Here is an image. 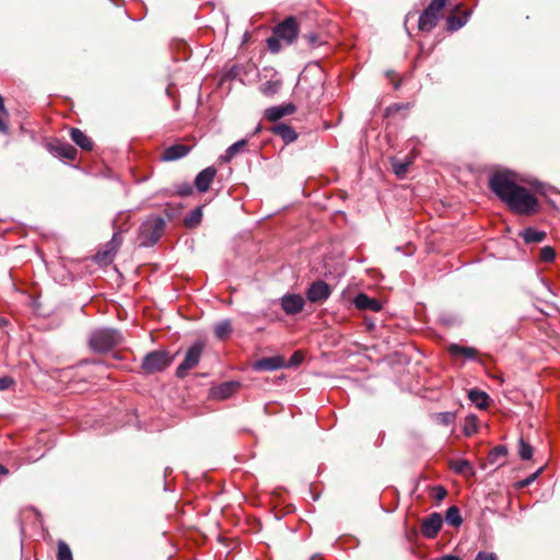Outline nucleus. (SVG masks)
I'll list each match as a JSON object with an SVG mask.
<instances>
[{
  "label": "nucleus",
  "instance_id": "nucleus-1",
  "mask_svg": "<svg viewBox=\"0 0 560 560\" xmlns=\"http://www.w3.org/2000/svg\"><path fill=\"white\" fill-rule=\"evenodd\" d=\"M489 186L512 211L526 215L538 211L537 199L525 187L517 185L511 173H494L490 177Z\"/></svg>",
  "mask_w": 560,
  "mask_h": 560
},
{
  "label": "nucleus",
  "instance_id": "nucleus-2",
  "mask_svg": "<svg viewBox=\"0 0 560 560\" xmlns=\"http://www.w3.org/2000/svg\"><path fill=\"white\" fill-rule=\"evenodd\" d=\"M122 341L121 334L113 328H98L89 337L90 348L94 352L103 353L110 351Z\"/></svg>",
  "mask_w": 560,
  "mask_h": 560
},
{
  "label": "nucleus",
  "instance_id": "nucleus-3",
  "mask_svg": "<svg viewBox=\"0 0 560 560\" xmlns=\"http://www.w3.org/2000/svg\"><path fill=\"white\" fill-rule=\"evenodd\" d=\"M165 220L161 217H149L140 226L139 238L142 246H153L163 235Z\"/></svg>",
  "mask_w": 560,
  "mask_h": 560
},
{
  "label": "nucleus",
  "instance_id": "nucleus-4",
  "mask_svg": "<svg viewBox=\"0 0 560 560\" xmlns=\"http://www.w3.org/2000/svg\"><path fill=\"white\" fill-rule=\"evenodd\" d=\"M448 0H432L419 16L418 27L421 32H431L439 23L442 10Z\"/></svg>",
  "mask_w": 560,
  "mask_h": 560
},
{
  "label": "nucleus",
  "instance_id": "nucleus-5",
  "mask_svg": "<svg viewBox=\"0 0 560 560\" xmlns=\"http://www.w3.org/2000/svg\"><path fill=\"white\" fill-rule=\"evenodd\" d=\"M173 358L167 351L155 350L147 353L142 360L141 368L148 374L165 370L171 365Z\"/></svg>",
  "mask_w": 560,
  "mask_h": 560
},
{
  "label": "nucleus",
  "instance_id": "nucleus-6",
  "mask_svg": "<svg viewBox=\"0 0 560 560\" xmlns=\"http://www.w3.org/2000/svg\"><path fill=\"white\" fill-rule=\"evenodd\" d=\"M203 351L202 342H195L188 348L184 361L176 369V376L184 378L188 372L199 364Z\"/></svg>",
  "mask_w": 560,
  "mask_h": 560
},
{
  "label": "nucleus",
  "instance_id": "nucleus-7",
  "mask_svg": "<svg viewBox=\"0 0 560 560\" xmlns=\"http://www.w3.org/2000/svg\"><path fill=\"white\" fill-rule=\"evenodd\" d=\"M331 294L330 287L324 280H316L306 290V299L311 303H323Z\"/></svg>",
  "mask_w": 560,
  "mask_h": 560
},
{
  "label": "nucleus",
  "instance_id": "nucleus-8",
  "mask_svg": "<svg viewBox=\"0 0 560 560\" xmlns=\"http://www.w3.org/2000/svg\"><path fill=\"white\" fill-rule=\"evenodd\" d=\"M273 33L284 40L287 45L292 44L298 36L296 21L292 16L287 18L275 27Z\"/></svg>",
  "mask_w": 560,
  "mask_h": 560
},
{
  "label": "nucleus",
  "instance_id": "nucleus-9",
  "mask_svg": "<svg viewBox=\"0 0 560 560\" xmlns=\"http://www.w3.org/2000/svg\"><path fill=\"white\" fill-rule=\"evenodd\" d=\"M305 301L301 294L287 293L280 299V306L287 315H296L303 311Z\"/></svg>",
  "mask_w": 560,
  "mask_h": 560
},
{
  "label": "nucleus",
  "instance_id": "nucleus-10",
  "mask_svg": "<svg viewBox=\"0 0 560 560\" xmlns=\"http://www.w3.org/2000/svg\"><path fill=\"white\" fill-rule=\"evenodd\" d=\"M443 520L441 514L434 512L425 517L421 525L422 535L427 538H434L441 530Z\"/></svg>",
  "mask_w": 560,
  "mask_h": 560
},
{
  "label": "nucleus",
  "instance_id": "nucleus-11",
  "mask_svg": "<svg viewBox=\"0 0 560 560\" xmlns=\"http://www.w3.org/2000/svg\"><path fill=\"white\" fill-rule=\"evenodd\" d=\"M122 243V237L119 232H115L110 242L106 245V249L101 253L98 252L95 256V259L98 262L108 264L112 262L117 249Z\"/></svg>",
  "mask_w": 560,
  "mask_h": 560
},
{
  "label": "nucleus",
  "instance_id": "nucleus-12",
  "mask_svg": "<svg viewBox=\"0 0 560 560\" xmlns=\"http://www.w3.org/2000/svg\"><path fill=\"white\" fill-rule=\"evenodd\" d=\"M284 366L285 361L281 355L262 358L253 364L255 371H276Z\"/></svg>",
  "mask_w": 560,
  "mask_h": 560
},
{
  "label": "nucleus",
  "instance_id": "nucleus-13",
  "mask_svg": "<svg viewBox=\"0 0 560 560\" xmlns=\"http://www.w3.org/2000/svg\"><path fill=\"white\" fill-rule=\"evenodd\" d=\"M217 175V170L209 166L199 172L195 178V186L198 191L206 192Z\"/></svg>",
  "mask_w": 560,
  "mask_h": 560
},
{
  "label": "nucleus",
  "instance_id": "nucleus-14",
  "mask_svg": "<svg viewBox=\"0 0 560 560\" xmlns=\"http://www.w3.org/2000/svg\"><path fill=\"white\" fill-rule=\"evenodd\" d=\"M189 151L190 147L188 145L182 143L172 144L163 151L161 160L165 162L176 161L186 156Z\"/></svg>",
  "mask_w": 560,
  "mask_h": 560
},
{
  "label": "nucleus",
  "instance_id": "nucleus-15",
  "mask_svg": "<svg viewBox=\"0 0 560 560\" xmlns=\"http://www.w3.org/2000/svg\"><path fill=\"white\" fill-rule=\"evenodd\" d=\"M354 306L363 311L378 312L382 310V304L378 300L370 298L365 293H359L353 300Z\"/></svg>",
  "mask_w": 560,
  "mask_h": 560
},
{
  "label": "nucleus",
  "instance_id": "nucleus-16",
  "mask_svg": "<svg viewBox=\"0 0 560 560\" xmlns=\"http://www.w3.org/2000/svg\"><path fill=\"white\" fill-rule=\"evenodd\" d=\"M295 106L293 104H285L279 106H272L265 110V117L270 121H278L287 115L293 114Z\"/></svg>",
  "mask_w": 560,
  "mask_h": 560
},
{
  "label": "nucleus",
  "instance_id": "nucleus-17",
  "mask_svg": "<svg viewBox=\"0 0 560 560\" xmlns=\"http://www.w3.org/2000/svg\"><path fill=\"white\" fill-rule=\"evenodd\" d=\"M271 131L281 137L285 143H291L298 139L295 130L287 124L279 122L271 127Z\"/></svg>",
  "mask_w": 560,
  "mask_h": 560
},
{
  "label": "nucleus",
  "instance_id": "nucleus-18",
  "mask_svg": "<svg viewBox=\"0 0 560 560\" xmlns=\"http://www.w3.org/2000/svg\"><path fill=\"white\" fill-rule=\"evenodd\" d=\"M70 137L71 140L82 150L91 151L93 149V141L82 130L78 128H71Z\"/></svg>",
  "mask_w": 560,
  "mask_h": 560
},
{
  "label": "nucleus",
  "instance_id": "nucleus-19",
  "mask_svg": "<svg viewBox=\"0 0 560 560\" xmlns=\"http://www.w3.org/2000/svg\"><path fill=\"white\" fill-rule=\"evenodd\" d=\"M52 151L60 158L75 160L77 149L67 142H61L52 147Z\"/></svg>",
  "mask_w": 560,
  "mask_h": 560
},
{
  "label": "nucleus",
  "instance_id": "nucleus-20",
  "mask_svg": "<svg viewBox=\"0 0 560 560\" xmlns=\"http://www.w3.org/2000/svg\"><path fill=\"white\" fill-rule=\"evenodd\" d=\"M469 15H470L469 12H465L462 16H457V15H454V14L447 16V19H446V30L448 32L458 31L459 28H462L468 22Z\"/></svg>",
  "mask_w": 560,
  "mask_h": 560
},
{
  "label": "nucleus",
  "instance_id": "nucleus-21",
  "mask_svg": "<svg viewBox=\"0 0 560 560\" xmlns=\"http://www.w3.org/2000/svg\"><path fill=\"white\" fill-rule=\"evenodd\" d=\"M448 352L452 355H464L465 358L469 360H474L477 357L478 351L475 348L471 347H463L457 343H452L448 347Z\"/></svg>",
  "mask_w": 560,
  "mask_h": 560
},
{
  "label": "nucleus",
  "instance_id": "nucleus-22",
  "mask_svg": "<svg viewBox=\"0 0 560 560\" xmlns=\"http://www.w3.org/2000/svg\"><path fill=\"white\" fill-rule=\"evenodd\" d=\"M521 236L527 244L540 243L546 238V233L534 228H527L521 233Z\"/></svg>",
  "mask_w": 560,
  "mask_h": 560
},
{
  "label": "nucleus",
  "instance_id": "nucleus-23",
  "mask_svg": "<svg viewBox=\"0 0 560 560\" xmlns=\"http://www.w3.org/2000/svg\"><path fill=\"white\" fill-rule=\"evenodd\" d=\"M237 382H225L214 389V395L221 399L229 398L238 388Z\"/></svg>",
  "mask_w": 560,
  "mask_h": 560
},
{
  "label": "nucleus",
  "instance_id": "nucleus-24",
  "mask_svg": "<svg viewBox=\"0 0 560 560\" xmlns=\"http://www.w3.org/2000/svg\"><path fill=\"white\" fill-rule=\"evenodd\" d=\"M247 144L246 139H242L230 145L221 156L223 162H230L237 153H240Z\"/></svg>",
  "mask_w": 560,
  "mask_h": 560
},
{
  "label": "nucleus",
  "instance_id": "nucleus-25",
  "mask_svg": "<svg viewBox=\"0 0 560 560\" xmlns=\"http://www.w3.org/2000/svg\"><path fill=\"white\" fill-rule=\"evenodd\" d=\"M468 397L479 409H485L488 406V395L482 390L472 388L469 390Z\"/></svg>",
  "mask_w": 560,
  "mask_h": 560
},
{
  "label": "nucleus",
  "instance_id": "nucleus-26",
  "mask_svg": "<svg viewBox=\"0 0 560 560\" xmlns=\"http://www.w3.org/2000/svg\"><path fill=\"white\" fill-rule=\"evenodd\" d=\"M232 332V325L229 319L221 320L214 326V335L218 339H226Z\"/></svg>",
  "mask_w": 560,
  "mask_h": 560
},
{
  "label": "nucleus",
  "instance_id": "nucleus-27",
  "mask_svg": "<svg viewBox=\"0 0 560 560\" xmlns=\"http://www.w3.org/2000/svg\"><path fill=\"white\" fill-rule=\"evenodd\" d=\"M445 521L447 524L458 527L463 523V518L459 509L455 505L450 506L446 511Z\"/></svg>",
  "mask_w": 560,
  "mask_h": 560
},
{
  "label": "nucleus",
  "instance_id": "nucleus-28",
  "mask_svg": "<svg viewBox=\"0 0 560 560\" xmlns=\"http://www.w3.org/2000/svg\"><path fill=\"white\" fill-rule=\"evenodd\" d=\"M202 218V210L201 208H195L191 210L185 218L184 223L187 228H195L197 226Z\"/></svg>",
  "mask_w": 560,
  "mask_h": 560
},
{
  "label": "nucleus",
  "instance_id": "nucleus-29",
  "mask_svg": "<svg viewBox=\"0 0 560 560\" xmlns=\"http://www.w3.org/2000/svg\"><path fill=\"white\" fill-rule=\"evenodd\" d=\"M463 431L465 435L471 436L478 431L477 417L470 415L465 418Z\"/></svg>",
  "mask_w": 560,
  "mask_h": 560
},
{
  "label": "nucleus",
  "instance_id": "nucleus-30",
  "mask_svg": "<svg viewBox=\"0 0 560 560\" xmlns=\"http://www.w3.org/2000/svg\"><path fill=\"white\" fill-rule=\"evenodd\" d=\"M508 454V448L504 445H498L493 447L488 456L491 464L498 463L501 458H504Z\"/></svg>",
  "mask_w": 560,
  "mask_h": 560
},
{
  "label": "nucleus",
  "instance_id": "nucleus-31",
  "mask_svg": "<svg viewBox=\"0 0 560 560\" xmlns=\"http://www.w3.org/2000/svg\"><path fill=\"white\" fill-rule=\"evenodd\" d=\"M518 455L523 460H528L533 456V447L523 438L518 441Z\"/></svg>",
  "mask_w": 560,
  "mask_h": 560
},
{
  "label": "nucleus",
  "instance_id": "nucleus-32",
  "mask_svg": "<svg viewBox=\"0 0 560 560\" xmlns=\"http://www.w3.org/2000/svg\"><path fill=\"white\" fill-rule=\"evenodd\" d=\"M281 83L279 81H267L260 86L264 95L271 96L280 90Z\"/></svg>",
  "mask_w": 560,
  "mask_h": 560
},
{
  "label": "nucleus",
  "instance_id": "nucleus-33",
  "mask_svg": "<svg viewBox=\"0 0 560 560\" xmlns=\"http://www.w3.org/2000/svg\"><path fill=\"white\" fill-rule=\"evenodd\" d=\"M411 160L407 161V162H400L398 160H393L392 162V166H393V171L394 173L398 176V177H404L405 174L407 173L408 171V167L409 165L411 164Z\"/></svg>",
  "mask_w": 560,
  "mask_h": 560
},
{
  "label": "nucleus",
  "instance_id": "nucleus-34",
  "mask_svg": "<svg viewBox=\"0 0 560 560\" xmlns=\"http://www.w3.org/2000/svg\"><path fill=\"white\" fill-rule=\"evenodd\" d=\"M57 560H72L70 547L62 540L58 542Z\"/></svg>",
  "mask_w": 560,
  "mask_h": 560
},
{
  "label": "nucleus",
  "instance_id": "nucleus-35",
  "mask_svg": "<svg viewBox=\"0 0 560 560\" xmlns=\"http://www.w3.org/2000/svg\"><path fill=\"white\" fill-rule=\"evenodd\" d=\"M556 258V250L551 246H545L540 249V259L545 262H551Z\"/></svg>",
  "mask_w": 560,
  "mask_h": 560
},
{
  "label": "nucleus",
  "instance_id": "nucleus-36",
  "mask_svg": "<svg viewBox=\"0 0 560 560\" xmlns=\"http://www.w3.org/2000/svg\"><path fill=\"white\" fill-rule=\"evenodd\" d=\"M281 40L282 39L279 36L273 34L271 37L267 39L268 49L275 54L279 52L281 49Z\"/></svg>",
  "mask_w": 560,
  "mask_h": 560
},
{
  "label": "nucleus",
  "instance_id": "nucleus-37",
  "mask_svg": "<svg viewBox=\"0 0 560 560\" xmlns=\"http://www.w3.org/2000/svg\"><path fill=\"white\" fill-rule=\"evenodd\" d=\"M452 468L454 469L455 472H458V474H464L466 470L471 471L470 463L466 459H460V460L455 462L452 465Z\"/></svg>",
  "mask_w": 560,
  "mask_h": 560
},
{
  "label": "nucleus",
  "instance_id": "nucleus-38",
  "mask_svg": "<svg viewBox=\"0 0 560 560\" xmlns=\"http://www.w3.org/2000/svg\"><path fill=\"white\" fill-rule=\"evenodd\" d=\"M438 420L443 425H450L455 421V415L453 412H440L438 415Z\"/></svg>",
  "mask_w": 560,
  "mask_h": 560
},
{
  "label": "nucleus",
  "instance_id": "nucleus-39",
  "mask_svg": "<svg viewBox=\"0 0 560 560\" xmlns=\"http://www.w3.org/2000/svg\"><path fill=\"white\" fill-rule=\"evenodd\" d=\"M540 471H541V468H539L537 471H535L530 476L526 477L525 479H522V480L517 481L516 487L518 489H523V488L528 487L538 477Z\"/></svg>",
  "mask_w": 560,
  "mask_h": 560
},
{
  "label": "nucleus",
  "instance_id": "nucleus-40",
  "mask_svg": "<svg viewBox=\"0 0 560 560\" xmlns=\"http://www.w3.org/2000/svg\"><path fill=\"white\" fill-rule=\"evenodd\" d=\"M433 492H434L433 497L438 502L444 500L445 497L447 495V491L443 486H435L433 488Z\"/></svg>",
  "mask_w": 560,
  "mask_h": 560
},
{
  "label": "nucleus",
  "instance_id": "nucleus-41",
  "mask_svg": "<svg viewBox=\"0 0 560 560\" xmlns=\"http://www.w3.org/2000/svg\"><path fill=\"white\" fill-rule=\"evenodd\" d=\"M177 194L179 196L186 197L192 194V187L188 183H184L177 187Z\"/></svg>",
  "mask_w": 560,
  "mask_h": 560
},
{
  "label": "nucleus",
  "instance_id": "nucleus-42",
  "mask_svg": "<svg viewBox=\"0 0 560 560\" xmlns=\"http://www.w3.org/2000/svg\"><path fill=\"white\" fill-rule=\"evenodd\" d=\"M475 560H498V557L494 552L479 551Z\"/></svg>",
  "mask_w": 560,
  "mask_h": 560
},
{
  "label": "nucleus",
  "instance_id": "nucleus-43",
  "mask_svg": "<svg viewBox=\"0 0 560 560\" xmlns=\"http://www.w3.org/2000/svg\"><path fill=\"white\" fill-rule=\"evenodd\" d=\"M303 360V357L300 352H294L289 360V363L285 364L288 368L298 366Z\"/></svg>",
  "mask_w": 560,
  "mask_h": 560
},
{
  "label": "nucleus",
  "instance_id": "nucleus-44",
  "mask_svg": "<svg viewBox=\"0 0 560 560\" xmlns=\"http://www.w3.org/2000/svg\"><path fill=\"white\" fill-rule=\"evenodd\" d=\"M14 384V381L10 376L0 377V392L9 389Z\"/></svg>",
  "mask_w": 560,
  "mask_h": 560
},
{
  "label": "nucleus",
  "instance_id": "nucleus-45",
  "mask_svg": "<svg viewBox=\"0 0 560 560\" xmlns=\"http://www.w3.org/2000/svg\"><path fill=\"white\" fill-rule=\"evenodd\" d=\"M317 35L315 33H310L307 35V40L311 45H315L317 43Z\"/></svg>",
  "mask_w": 560,
  "mask_h": 560
},
{
  "label": "nucleus",
  "instance_id": "nucleus-46",
  "mask_svg": "<svg viewBox=\"0 0 560 560\" xmlns=\"http://www.w3.org/2000/svg\"><path fill=\"white\" fill-rule=\"evenodd\" d=\"M0 132L7 133L8 132V126L5 121L0 117Z\"/></svg>",
  "mask_w": 560,
  "mask_h": 560
},
{
  "label": "nucleus",
  "instance_id": "nucleus-47",
  "mask_svg": "<svg viewBox=\"0 0 560 560\" xmlns=\"http://www.w3.org/2000/svg\"><path fill=\"white\" fill-rule=\"evenodd\" d=\"M0 112H1L3 115L8 116V110H7V109H5V107H4L3 97H2L1 95H0Z\"/></svg>",
  "mask_w": 560,
  "mask_h": 560
},
{
  "label": "nucleus",
  "instance_id": "nucleus-48",
  "mask_svg": "<svg viewBox=\"0 0 560 560\" xmlns=\"http://www.w3.org/2000/svg\"><path fill=\"white\" fill-rule=\"evenodd\" d=\"M440 560H462L460 558H458L457 556H453V555H445L443 556Z\"/></svg>",
  "mask_w": 560,
  "mask_h": 560
},
{
  "label": "nucleus",
  "instance_id": "nucleus-49",
  "mask_svg": "<svg viewBox=\"0 0 560 560\" xmlns=\"http://www.w3.org/2000/svg\"><path fill=\"white\" fill-rule=\"evenodd\" d=\"M8 474L9 469L4 465L0 464V475L7 476Z\"/></svg>",
  "mask_w": 560,
  "mask_h": 560
},
{
  "label": "nucleus",
  "instance_id": "nucleus-50",
  "mask_svg": "<svg viewBox=\"0 0 560 560\" xmlns=\"http://www.w3.org/2000/svg\"><path fill=\"white\" fill-rule=\"evenodd\" d=\"M260 130H261V126H260V125H258V126L256 127V129L254 130L253 136H254V135H257Z\"/></svg>",
  "mask_w": 560,
  "mask_h": 560
}]
</instances>
